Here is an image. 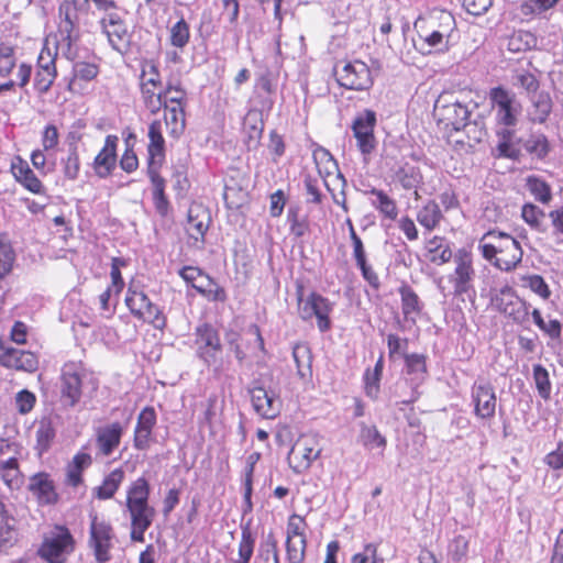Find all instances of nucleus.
<instances>
[{
  "label": "nucleus",
  "instance_id": "43",
  "mask_svg": "<svg viewBox=\"0 0 563 563\" xmlns=\"http://www.w3.org/2000/svg\"><path fill=\"white\" fill-rule=\"evenodd\" d=\"M124 478V473L121 470L112 471L102 482V484L96 487V496L99 499H109L118 490L121 482Z\"/></svg>",
  "mask_w": 563,
  "mask_h": 563
},
{
  "label": "nucleus",
  "instance_id": "11",
  "mask_svg": "<svg viewBox=\"0 0 563 563\" xmlns=\"http://www.w3.org/2000/svg\"><path fill=\"white\" fill-rule=\"evenodd\" d=\"M211 223L210 210L200 202H192L184 222V230L187 235V243L197 249L205 244V235Z\"/></svg>",
  "mask_w": 563,
  "mask_h": 563
},
{
  "label": "nucleus",
  "instance_id": "18",
  "mask_svg": "<svg viewBox=\"0 0 563 563\" xmlns=\"http://www.w3.org/2000/svg\"><path fill=\"white\" fill-rule=\"evenodd\" d=\"M141 91L147 108L152 112H156L164 107L166 125L176 123V107L174 106L176 97L169 96L170 89L165 93H162L161 91H157V88H153L152 86H148V84H141Z\"/></svg>",
  "mask_w": 563,
  "mask_h": 563
},
{
  "label": "nucleus",
  "instance_id": "25",
  "mask_svg": "<svg viewBox=\"0 0 563 563\" xmlns=\"http://www.w3.org/2000/svg\"><path fill=\"white\" fill-rule=\"evenodd\" d=\"M156 423V413L152 407H145L137 417L134 430V446L144 450L148 446L153 427Z\"/></svg>",
  "mask_w": 563,
  "mask_h": 563
},
{
  "label": "nucleus",
  "instance_id": "50",
  "mask_svg": "<svg viewBox=\"0 0 563 563\" xmlns=\"http://www.w3.org/2000/svg\"><path fill=\"white\" fill-rule=\"evenodd\" d=\"M522 286L529 288L543 300L551 297V290L541 275L532 274L521 277Z\"/></svg>",
  "mask_w": 563,
  "mask_h": 563
},
{
  "label": "nucleus",
  "instance_id": "40",
  "mask_svg": "<svg viewBox=\"0 0 563 563\" xmlns=\"http://www.w3.org/2000/svg\"><path fill=\"white\" fill-rule=\"evenodd\" d=\"M56 435L55 428L53 427V423L51 419L43 418L37 427L36 430V450L40 455H42L44 452H46Z\"/></svg>",
  "mask_w": 563,
  "mask_h": 563
},
{
  "label": "nucleus",
  "instance_id": "33",
  "mask_svg": "<svg viewBox=\"0 0 563 563\" xmlns=\"http://www.w3.org/2000/svg\"><path fill=\"white\" fill-rule=\"evenodd\" d=\"M395 180L400 184L402 189L411 190L418 189L423 183V177L418 166L407 163L396 170Z\"/></svg>",
  "mask_w": 563,
  "mask_h": 563
},
{
  "label": "nucleus",
  "instance_id": "30",
  "mask_svg": "<svg viewBox=\"0 0 563 563\" xmlns=\"http://www.w3.org/2000/svg\"><path fill=\"white\" fill-rule=\"evenodd\" d=\"M369 195L371 205L382 213L386 219L396 220L398 217V208L396 201L390 198L384 190L372 188L366 191Z\"/></svg>",
  "mask_w": 563,
  "mask_h": 563
},
{
  "label": "nucleus",
  "instance_id": "35",
  "mask_svg": "<svg viewBox=\"0 0 563 563\" xmlns=\"http://www.w3.org/2000/svg\"><path fill=\"white\" fill-rule=\"evenodd\" d=\"M525 151L537 159H543L550 152V144L547 136L541 132L531 133L522 141Z\"/></svg>",
  "mask_w": 563,
  "mask_h": 563
},
{
  "label": "nucleus",
  "instance_id": "62",
  "mask_svg": "<svg viewBox=\"0 0 563 563\" xmlns=\"http://www.w3.org/2000/svg\"><path fill=\"white\" fill-rule=\"evenodd\" d=\"M498 135L501 139L497 145L499 155L507 158H516L518 156V150H516L510 143L512 132L508 129H503L498 132Z\"/></svg>",
  "mask_w": 563,
  "mask_h": 563
},
{
  "label": "nucleus",
  "instance_id": "4",
  "mask_svg": "<svg viewBox=\"0 0 563 563\" xmlns=\"http://www.w3.org/2000/svg\"><path fill=\"white\" fill-rule=\"evenodd\" d=\"M439 21L438 27H433V21H430L428 27L421 25L423 22L421 19L415 22L418 41H415L413 45L423 55L444 53L450 48L451 36L455 29V19L451 13L442 11Z\"/></svg>",
  "mask_w": 563,
  "mask_h": 563
},
{
  "label": "nucleus",
  "instance_id": "13",
  "mask_svg": "<svg viewBox=\"0 0 563 563\" xmlns=\"http://www.w3.org/2000/svg\"><path fill=\"white\" fill-rule=\"evenodd\" d=\"M473 413L481 420H490L495 417L497 397L494 386L488 380H476L471 388Z\"/></svg>",
  "mask_w": 563,
  "mask_h": 563
},
{
  "label": "nucleus",
  "instance_id": "10",
  "mask_svg": "<svg viewBox=\"0 0 563 563\" xmlns=\"http://www.w3.org/2000/svg\"><path fill=\"white\" fill-rule=\"evenodd\" d=\"M74 550V538L65 527H56L45 537L38 554L48 563H66L67 555Z\"/></svg>",
  "mask_w": 563,
  "mask_h": 563
},
{
  "label": "nucleus",
  "instance_id": "9",
  "mask_svg": "<svg viewBox=\"0 0 563 563\" xmlns=\"http://www.w3.org/2000/svg\"><path fill=\"white\" fill-rule=\"evenodd\" d=\"M178 275L184 279L188 287L210 301L224 302L228 298L223 287L219 286L208 274L196 266H185L178 271Z\"/></svg>",
  "mask_w": 563,
  "mask_h": 563
},
{
  "label": "nucleus",
  "instance_id": "27",
  "mask_svg": "<svg viewBox=\"0 0 563 563\" xmlns=\"http://www.w3.org/2000/svg\"><path fill=\"white\" fill-rule=\"evenodd\" d=\"M398 292L401 298V311L407 321L416 322L423 309V303L416 291L407 284L399 287Z\"/></svg>",
  "mask_w": 563,
  "mask_h": 563
},
{
  "label": "nucleus",
  "instance_id": "2",
  "mask_svg": "<svg viewBox=\"0 0 563 563\" xmlns=\"http://www.w3.org/2000/svg\"><path fill=\"white\" fill-rule=\"evenodd\" d=\"M482 256L504 272L515 269L522 261L523 251L520 243L500 231H488L478 245Z\"/></svg>",
  "mask_w": 563,
  "mask_h": 563
},
{
  "label": "nucleus",
  "instance_id": "31",
  "mask_svg": "<svg viewBox=\"0 0 563 563\" xmlns=\"http://www.w3.org/2000/svg\"><path fill=\"white\" fill-rule=\"evenodd\" d=\"M416 218L421 227H423L428 232H431L439 227L441 220L443 219V214L439 203L435 200H428L417 211Z\"/></svg>",
  "mask_w": 563,
  "mask_h": 563
},
{
  "label": "nucleus",
  "instance_id": "56",
  "mask_svg": "<svg viewBox=\"0 0 563 563\" xmlns=\"http://www.w3.org/2000/svg\"><path fill=\"white\" fill-rule=\"evenodd\" d=\"M148 302L150 299L143 291L133 289L132 287L129 288L125 303L133 316L137 317Z\"/></svg>",
  "mask_w": 563,
  "mask_h": 563
},
{
  "label": "nucleus",
  "instance_id": "8",
  "mask_svg": "<svg viewBox=\"0 0 563 563\" xmlns=\"http://www.w3.org/2000/svg\"><path fill=\"white\" fill-rule=\"evenodd\" d=\"M492 306L516 324L525 325L529 320L530 305L521 299L516 290L508 285L501 287L492 297Z\"/></svg>",
  "mask_w": 563,
  "mask_h": 563
},
{
  "label": "nucleus",
  "instance_id": "54",
  "mask_svg": "<svg viewBox=\"0 0 563 563\" xmlns=\"http://www.w3.org/2000/svg\"><path fill=\"white\" fill-rule=\"evenodd\" d=\"M56 76V67H51V70L48 68L37 69L33 82L34 89L41 95L46 93L51 89Z\"/></svg>",
  "mask_w": 563,
  "mask_h": 563
},
{
  "label": "nucleus",
  "instance_id": "12",
  "mask_svg": "<svg viewBox=\"0 0 563 563\" xmlns=\"http://www.w3.org/2000/svg\"><path fill=\"white\" fill-rule=\"evenodd\" d=\"M336 81L341 87L350 90H366L373 85L368 66L362 60L345 63L334 67Z\"/></svg>",
  "mask_w": 563,
  "mask_h": 563
},
{
  "label": "nucleus",
  "instance_id": "19",
  "mask_svg": "<svg viewBox=\"0 0 563 563\" xmlns=\"http://www.w3.org/2000/svg\"><path fill=\"white\" fill-rule=\"evenodd\" d=\"M27 490L35 498L38 506H54L59 500L55 482L45 472L33 474L27 484Z\"/></svg>",
  "mask_w": 563,
  "mask_h": 563
},
{
  "label": "nucleus",
  "instance_id": "53",
  "mask_svg": "<svg viewBox=\"0 0 563 563\" xmlns=\"http://www.w3.org/2000/svg\"><path fill=\"white\" fill-rule=\"evenodd\" d=\"M312 157L320 173H322L323 168L325 174L330 175L333 170L338 169L336 161L333 158L332 154L322 146H318L313 150Z\"/></svg>",
  "mask_w": 563,
  "mask_h": 563
},
{
  "label": "nucleus",
  "instance_id": "55",
  "mask_svg": "<svg viewBox=\"0 0 563 563\" xmlns=\"http://www.w3.org/2000/svg\"><path fill=\"white\" fill-rule=\"evenodd\" d=\"M307 540L306 538L300 539H287L286 551L287 560L289 563H301L305 560Z\"/></svg>",
  "mask_w": 563,
  "mask_h": 563
},
{
  "label": "nucleus",
  "instance_id": "16",
  "mask_svg": "<svg viewBox=\"0 0 563 563\" xmlns=\"http://www.w3.org/2000/svg\"><path fill=\"white\" fill-rule=\"evenodd\" d=\"M321 448L318 445L316 437H305L300 439L290 450L288 461L295 473L307 471L312 462L319 457Z\"/></svg>",
  "mask_w": 563,
  "mask_h": 563
},
{
  "label": "nucleus",
  "instance_id": "6",
  "mask_svg": "<svg viewBox=\"0 0 563 563\" xmlns=\"http://www.w3.org/2000/svg\"><path fill=\"white\" fill-rule=\"evenodd\" d=\"M298 314L301 320L310 321L317 319V327L320 332L331 329L330 314L334 309V302L317 291L303 296L302 287L297 290Z\"/></svg>",
  "mask_w": 563,
  "mask_h": 563
},
{
  "label": "nucleus",
  "instance_id": "48",
  "mask_svg": "<svg viewBox=\"0 0 563 563\" xmlns=\"http://www.w3.org/2000/svg\"><path fill=\"white\" fill-rule=\"evenodd\" d=\"M135 140L136 139L133 133L128 134V136L124 139L125 151L120 159V167L125 173H129V174L135 172L139 167V159L133 150Z\"/></svg>",
  "mask_w": 563,
  "mask_h": 563
},
{
  "label": "nucleus",
  "instance_id": "63",
  "mask_svg": "<svg viewBox=\"0 0 563 563\" xmlns=\"http://www.w3.org/2000/svg\"><path fill=\"white\" fill-rule=\"evenodd\" d=\"M15 404L19 413L26 415L33 410L36 404V396L32 391L23 389L16 394Z\"/></svg>",
  "mask_w": 563,
  "mask_h": 563
},
{
  "label": "nucleus",
  "instance_id": "3",
  "mask_svg": "<svg viewBox=\"0 0 563 563\" xmlns=\"http://www.w3.org/2000/svg\"><path fill=\"white\" fill-rule=\"evenodd\" d=\"M148 483L144 477L132 483L128 490L126 507L131 516V539L136 542L144 541V532L150 528L154 517V509L148 506Z\"/></svg>",
  "mask_w": 563,
  "mask_h": 563
},
{
  "label": "nucleus",
  "instance_id": "26",
  "mask_svg": "<svg viewBox=\"0 0 563 563\" xmlns=\"http://www.w3.org/2000/svg\"><path fill=\"white\" fill-rule=\"evenodd\" d=\"M123 427L120 422H113L101 427L97 431V444L104 456H109L119 446Z\"/></svg>",
  "mask_w": 563,
  "mask_h": 563
},
{
  "label": "nucleus",
  "instance_id": "58",
  "mask_svg": "<svg viewBox=\"0 0 563 563\" xmlns=\"http://www.w3.org/2000/svg\"><path fill=\"white\" fill-rule=\"evenodd\" d=\"M99 69L96 64L77 62L73 65V80L90 81L97 77Z\"/></svg>",
  "mask_w": 563,
  "mask_h": 563
},
{
  "label": "nucleus",
  "instance_id": "45",
  "mask_svg": "<svg viewBox=\"0 0 563 563\" xmlns=\"http://www.w3.org/2000/svg\"><path fill=\"white\" fill-rule=\"evenodd\" d=\"M527 188L539 202L547 205L552 199L550 185L538 176H528Z\"/></svg>",
  "mask_w": 563,
  "mask_h": 563
},
{
  "label": "nucleus",
  "instance_id": "49",
  "mask_svg": "<svg viewBox=\"0 0 563 563\" xmlns=\"http://www.w3.org/2000/svg\"><path fill=\"white\" fill-rule=\"evenodd\" d=\"M533 380L539 396L544 400L550 399L552 385L548 369L541 364L533 365Z\"/></svg>",
  "mask_w": 563,
  "mask_h": 563
},
{
  "label": "nucleus",
  "instance_id": "39",
  "mask_svg": "<svg viewBox=\"0 0 563 563\" xmlns=\"http://www.w3.org/2000/svg\"><path fill=\"white\" fill-rule=\"evenodd\" d=\"M529 99L533 106L531 120L538 123L545 122L552 110V101L550 96L545 92H537L529 96Z\"/></svg>",
  "mask_w": 563,
  "mask_h": 563
},
{
  "label": "nucleus",
  "instance_id": "22",
  "mask_svg": "<svg viewBox=\"0 0 563 563\" xmlns=\"http://www.w3.org/2000/svg\"><path fill=\"white\" fill-rule=\"evenodd\" d=\"M406 373L410 375V380H406L405 384L410 386V395L408 398H404L401 404L410 405L418 400L420 393L418 387L424 380L427 375L426 356L422 354H408L405 355Z\"/></svg>",
  "mask_w": 563,
  "mask_h": 563
},
{
  "label": "nucleus",
  "instance_id": "36",
  "mask_svg": "<svg viewBox=\"0 0 563 563\" xmlns=\"http://www.w3.org/2000/svg\"><path fill=\"white\" fill-rule=\"evenodd\" d=\"M113 49L124 54L129 51L131 35L124 23L103 29Z\"/></svg>",
  "mask_w": 563,
  "mask_h": 563
},
{
  "label": "nucleus",
  "instance_id": "37",
  "mask_svg": "<svg viewBox=\"0 0 563 563\" xmlns=\"http://www.w3.org/2000/svg\"><path fill=\"white\" fill-rule=\"evenodd\" d=\"M62 172L66 179L76 180L80 172V158L78 154V146L76 142L68 145L66 157L60 159Z\"/></svg>",
  "mask_w": 563,
  "mask_h": 563
},
{
  "label": "nucleus",
  "instance_id": "61",
  "mask_svg": "<svg viewBox=\"0 0 563 563\" xmlns=\"http://www.w3.org/2000/svg\"><path fill=\"white\" fill-rule=\"evenodd\" d=\"M522 219L534 229H539L542 219L544 218V211L532 203H526L521 211Z\"/></svg>",
  "mask_w": 563,
  "mask_h": 563
},
{
  "label": "nucleus",
  "instance_id": "17",
  "mask_svg": "<svg viewBox=\"0 0 563 563\" xmlns=\"http://www.w3.org/2000/svg\"><path fill=\"white\" fill-rule=\"evenodd\" d=\"M0 364L7 368L34 373L38 367V358L33 352L0 341Z\"/></svg>",
  "mask_w": 563,
  "mask_h": 563
},
{
  "label": "nucleus",
  "instance_id": "60",
  "mask_svg": "<svg viewBox=\"0 0 563 563\" xmlns=\"http://www.w3.org/2000/svg\"><path fill=\"white\" fill-rule=\"evenodd\" d=\"M377 550V544L367 543L364 545L361 552L353 554L351 563H377L378 561L383 562V559H378Z\"/></svg>",
  "mask_w": 563,
  "mask_h": 563
},
{
  "label": "nucleus",
  "instance_id": "46",
  "mask_svg": "<svg viewBox=\"0 0 563 563\" xmlns=\"http://www.w3.org/2000/svg\"><path fill=\"white\" fill-rule=\"evenodd\" d=\"M292 356L297 366V373L301 378L311 375V353L306 344H297L292 349Z\"/></svg>",
  "mask_w": 563,
  "mask_h": 563
},
{
  "label": "nucleus",
  "instance_id": "52",
  "mask_svg": "<svg viewBox=\"0 0 563 563\" xmlns=\"http://www.w3.org/2000/svg\"><path fill=\"white\" fill-rule=\"evenodd\" d=\"M470 540L465 536H455L448 544V556L453 562H461L468 553Z\"/></svg>",
  "mask_w": 563,
  "mask_h": 563
},
{
  "label": "nucleus",
  "instance_id": "57",
  "mask_svg": "<svg viewBox=\"0 0 563 563\" xmlns=\"http://www.w3.org/2000/svg\"><path fill=\"white\" fill-rule=\"evenodd\" d=\"M136 318L152 323L157 329H162L165 325V319L161 310L151 300Z\"/></svg>",
  "mask_w": 563,
  "mask_h": 563
},
{
  "label": "nucleus",
  "instance_id": "21",
  "mask_svg": "<svg viewBox=\"0 0 563 563\" xmlns=\"http://www.w3.org/2000/svg\"><path fill=\"white\" fill-rule=\"evenodd\" d=\"M251 402L255 412L265 419H275L282 409V401L272 389L253 386L250 389Z\"/></svg>",
  "mask_w": 563,
  "mask_h": 563
},
{
  "label": "nucleus",
  "instance_id": "23",
  "mask_svg": "<svg viewBox=\"0 0 563 563\" xmlns=\"http://www.w3.org/2000/svg\"><path fill=\"white\" fill-rule=\"evenodd\" d=\"M119 137L108 135L104 145L93 159V169L100 178L109 177L117 166V147Z\"/></svg>",
  "mask_w": 563,
  "mask_h": 563
},
{
  "label": "nucleus",
  "instance_id": "47",
  "mask_svg": "<svg viewBox=\"0 0 563 563\" xmlns=\"http://www.w3.org/2000/svg\"><path fill=\"white\" fill-rule=\"evenodd\" d=\"M255 545V537L249 527L242 528L241 540L239 543V558L232 563H250Z\"/></svg>",
  "mask_w": 563,
  "mask_h": 563
},
{
  "label": "nucleus",
  "instance_id": "1",
  "mask_svg": "<svg viewBox=\"0 0 563 563\" xmlns=\"http://www.w3.org/2000/svg\"><path fill=\"white\" fill-rule=\"evenodd\" d=\"M474 110H477L476 103L470 107L459 101L442 104L439 100L434 106L439 121L446 126H452L454 131L464 130L468 139L474 142H482L487 135L485 121L484 117L474 113Z\"/></svg>",
  "mask_w": 563,
  "mask_h": 563
},
{
  "label": "nucleus",
  "instance_id": "15",
  "mask_svg": "<svg viewBox=\"0 0 563 563\" xmlns=\"http://www.w3.org/2000/svg\"><path fill=\"white\" fill-rule=\"evenodd\" d=\"M90 539L89 544L93 549L97 562L106 563L110 561L109 551L112 547L113 530L106 520H100L97 515H90Z\"/></svg>",
  "mask_w": 563,
  "mask_h": 563
},
{
  "label": "nucleus",
  "instance_id": "44",
  "mask_svg": "<svg viewBox=\"0 0 563 563\" xmlns=\"http://www.w3.org/2000/svg\"><path fill=\"white\" fill-rule=\"evenodd\" d=\"M537 37L529 31L515 32L508 40L507 47L510 52H526L537 46Z\"/></svg>",
  "mask_w": 563,
  "mask_h": 563
},
{
  "label": "nucleus",
  "instance_id": "14",
  "mask_svg": "<svg viewBox=\"0 0 563 563\" xmlns=\"http://www.w3.org/2000/svg\"><path fill=\"white\" fill-rule=\"evenodd\" d=\"M376 113L373 110L365 109L360 112L352 123L353 135L362 154H371L376 147L374 129L376 126Z\"/></svg>",
  "mask_w": 563,
  "mask_h": 563
},
{
  "label": "nucleus",
  "instance_id": "34",
  "mask_svg": "<svg viewBox=\"0 0 563 563\" xmlns=\"http://www.w3.org/2000/svg\"><path fill=\"white\" fill-rule=\"evenodd\" d=\"M0 479L11 490L20 488L23 481L22 474L19 470L18 460L15 457L0 461Z\"/></svg>",
  "mask_w": 563,
  "mask_h": 563
},
{
  "label": "nucleus",
  "instance_id": "64",
  "mask_svg": "<svg viewBox=\"0 0 563 563\" xmlns=\"http://www.w3.org/2000/svg\"><path fill=\"white\" fill-rule=\"evenodd\" d=\"M382 375L372 372L369 368L364 373L365 394L372 399H377L379 395V382Z\"/></svg>",
  "mask_w": 563,
  "mask_h": 563
},
{
  "label": "nucleus",
  "instance_id": "28",
  "mask_svg": "<svg viewBox=\"0 0 563 563\" xmlns=\"http://www.w3.org/2000/svg\"><path fill=\"white\" fill-rule=\"evenodd\" d=\"M197 344L199 345L200 355L206 362H209V357L213 356V352L219 351L221 347L217 331L208 324L198 328Z\"/></svg>",
  "mask_w": 563,
  "mask_h": 563
},
{
  "label": "nucleus",
  "instance_id": "41",
  "mask_svg": "<svg viewBox=\"0 0 563 563\" xmlns=\"http://www.w3.org/2000/svg\"><path fill=\"white\" fill-rule=\"evenodd\" d=\"M511 81L515 87L525 90L528 97L537 93L540 88V82L537 76L526 69L514 70Z\"/></svg>",
  "mask_w": 563,
  "mask_h": 563
},
{
  "label": "nucleus",
  "instance_id": "7",
  "mask_svg": "<svg viewBox=\"0 0 563 563\" xmlns=\"http://www.w3.org/2000/svg\"><path fill=\"white\" fill-rule=\"evenodd\" d=\"M488 97L495 113L496 123L505 128L516 126L522 107L517 100L515 92L498 86L489 90Z\"/></svg>",
  "mask_w": 563,
  "mask_h": 563
},
{
  "label": "nucleus",
  "instance_id": "24",
  "mask_svg": "<svg viewBox=\"0 0 563 563\" xmlns=\"http://www.w3.org/2000/svg\"><path fill=\"white\" fill-rule=\"evenodd\" d=\"M148 139L147 169H159L165 158V141L162 135L161 121H154L150 124Z\"/></svg>",
  "mask_w": 563,
  "mask_h": 563
},
{
  "label": "nucleus",
  "instance_id": "51",
  "mask_svg": "<svg viewBox=\"0 0 563 563\" xmlns=\"http://www.w3.org/2000/svg\"><path fill=\"white\" fill-rule=\"evenodd\" d=\"M15 65V47L9 43H0V77H8Z\"/></svg>",
  "mask_w": 563,
  "mask_h": 563
},
{
  "label": "nucleus",
  "instance_id": "20",
  "mask_svg": "<svg viewBox=\"0 0 563 563\" xmlns=\"http://www.w3.org/2000/svg\"><path fill=\"white\" fill-rule=\"evenodd\" d=\"M86 374L75 364H66L62 372V399L65 405L74 407L81 397V386Z\"/></svg>",
  "mask_w": 563,
  "mask_h": 563
},
{
  "label": "nucleus",
  "instance_id": "5",
  "mask_svg": "<svg viewBox=\"0 0 563 563\" xmlns=\"http://www.w3.org/2000/svg\"><path fill=\"white\" fill-rule=\"evenodd\" d=\"M454 269L448 275V282L452 285L453 296L464 301V297L475 296L476 272L473 266V255L464 247L454 253Z\"/></svg>",
  "mask_w": 563,
  "mask_h": 563
},
{
  "label": "nucleus",
  "instance_id": "32",
  "mask_svg": "<svg viewBox=\"0 0 563 563\" xmlns=\"http://www.w3.org/2000/svg\"><path fill=\"white\" fill-rule=\"evenodd\" d=\"M15 518L9 512L5 504L0 500V551L15 540Z\"/></svg>",
  "mask_w": 563,
  "mask_h": 563
},
{
  "label": "nucleus",
  "instance_id": "59",
  "mask_svg": "<svg viewBox=\"0 0 563 563\" xmlns=\"http://www.w3.org/2000/svg\"><path fill=\"white\" fill-rule=\"evenodd\" d=\"M246 129L249 134V140L251 142L257 143L262 136L264 123L262 119H260L258 113L255 111H250L246 115Z\"/></svg>",
  "mask_w": 563,
  "mask_h": 563
},
{
  "label": "nucleus",
  "instance_id": "29",
  "mask_svg": "<svg viewBox=\"0 0 563 563\" xmlns=\"http://www.w3.org/2000/svg\"><path fill=\"white\" fill-rule=\"evenodd\" d=\"M427 251L429 260L435 265H443L454 260V253L451 249L450 242L443 236H433L427 242Z\"/></svg>",
  "mask_w": 563,
  "mask_h": 563
},
{
  "label": "nucleus",
  "instance_id": "38",
  "mask_svg": "<svg viewBox=\"0 0 563 563\" xmlns=\"http://www.w3.org/2000/svg\"><path fill=\"white\" fill-rule=\"evenodd\" d=\"M260 460V453H252L247 456L243 471V485H244V512L252 510V483L254 467Z\"/></svg>",
  "mask_w": 563,
  "mask_h": 563
},
{
  "label": "nucleus",
  "instance_id": "42",
  "mask_svg": "<svg viewBox=\"0 0 563 563\" xmlns=\"http://www.w3.org/2000/svg\"><path fill=\"white\" fill-rule=\"evenodd\" d=\"M360 442L368 450L375 448L384 450L387 444L385 437L380 434L375 426H367L364 422L361 423Z\"/></svg>",
  "mask_w": 563,
  "mask_h": 563
}]
</instances>
